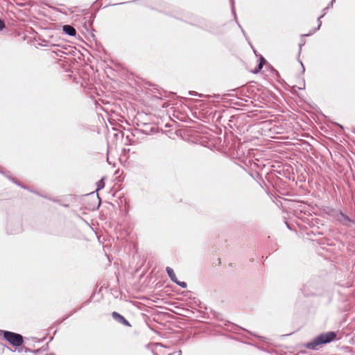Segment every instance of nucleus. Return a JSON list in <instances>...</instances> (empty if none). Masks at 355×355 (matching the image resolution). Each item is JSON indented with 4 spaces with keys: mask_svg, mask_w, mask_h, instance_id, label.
<instances>
[{
    "mask_svg": "<svg viewBox=\"0 0 355 355\" xmlns=\"http://www.w3.org/2000/svg\"><path fill=\"white\" fill-rule=\"evenodd\" d=\"M63 31L70 36H74L76 34V29L70 25H64L63 26Z\"/></svg>",
    "mask_w": 355,
    "mask_h": 355,
    "instance_id": "39448f33",
    "label": "nucleus"
},
{
    "mask_svg": "<svg viewBox=\"0 0 355 355\" xmlns=\"http://www.w3.org/2000/svg\"><path fill=\"white\" fill-rule=\"evenodd\" d=\"M103 186H104V183H103V180H101L99 182V184L98 185V189L103 187Z\"/></svg>",
    "mask_w": 355,
    "mask_h": 355,
    "instance_id": "1a4fd4ad",
    "label": "nucleus"
},
{
    "mask_svg": "<svg viewBox=\"0 0 355 355\" xmlns=\"http://www.w3.org/2000/svg\"><path fill=\"white\" fill-rule=\"evenodd\" d=\"M170 278H171V279L173 282L176 283L179 286H180L182 288H186L187 287V283L184 282H180V281H178L175 273L173 275H172L171 277H170Z\"/></svg>",
    "mask_w": 355,
    "mask_h": 355,
    "instance_id": "423d86ee",
    "label": "nucleus"
},
{
    "mask_svg": "<svg viewBox=\"0 0 355 355\" xmlns=\"http://www.w3.org/2000/svg\"><path fill=\"white\" fill-rule=\"evenodd\" d=\"M166 270L168 275L169 277H171L172 275H173L175 272L170 267H166Z\"/></svg>",
    "mask_w": 355,
    "mask_h": 355,
    "instance_id": "0eeeda50",
    "label": "nucleus"
},
{
    "mask_svg": "<svg viewBox=\"0 0 355 355\" xmlns=\"http://www.w3.org/2000/svg\"><path fill=\"white\" fill-rule=\"evenodd\" d=\"M345 218L346 219V220H347V221H349V222H350V221H351V220H350V219H349V218L346 217V216H345Z\"/></svg>",
    "mask_w": 355,
    "mask_h": 355,
    "instance_id": "9d476101",
    "label": "nucleus"
},
{
    "mask_svg": "<svg viewBox=\"0 0 355 355\" xmlns=\"http://www.w3.org/2000/svg\"><path fill=\"white\" fill-rule=\"evenodd\" d=\"M112 315L114 320H116L119 322L124 324L125 326H127V327L131 326L130 322L123 316L120 315L119 313L114 311V312H112Z\"/></svg>",
    "mask_w": 355,
    "mask_h": 355,
    "instance_id": "20e7f679",
    "label": "nucleus"
},
{
    "mask_svg": "<svg viewBox=\"0 0 355 355\" xmlns=\"http://www.w3.org/2000/svg\"><path fill=\"white\" fill-rule=\"evenodd\" d=\"M250 62H254L256 66L254 68H252L251 67H248V69L251 73H257L259 71H260L261 69H262V67L265 63V60L263 58H261L260 59L254 58L253 60H250Z\"/></svg>",
    "mask_w": 355,
    "mask_h": 355,
    "instance_id": "7ed1b4c3",
    "label": "nucleus"
},
{
    "mask_svg": "<svg viewBox=\"0 0 355 355\" xmlns=\"http://www.w3.org/2000/svg\"><path fill=\"white\" fill-rule=\"evenodd\" d=\"M5 27L4 22L0 19V31H1Z\"/></svg>",
    "mask_w": 355,
    "mask_h": 355,
    "instance_id": "6e6552de",
    "label": "nucleus"
},
{
    "mask_svg": "<svg viewBox=\"0 0 355 355\" xmlns=\"http://www.w3.org/2000/svg\"><path fill=\"white\" fill-rule=\"evenodd\" d=\"M336 334L333 331L321 334L313 340L306 344V347L310 349H315L317 346L326 344L335 340Z\"/></svg>",
    "mask_w": 355,
    "mask_h": 355,
    "instance_id": "f257e3e1",
    "label": "nucleus"
},
{
    "mask_svg": "<svg viewBox=\"0 0 355 355\" xmlns=\"http://www.w3.org/2000/svg\"><path fill=\"white\" fill-rule=\"evenodd\" d=\"M3 336L5 340L9 343V344L15 347L21 346L24 343L22 336L19 334L4 331H3Z\"/></svg>",
    "mask_w": 355,
    "mask_h": 355,
    "instance_id": "f03ea898",
    "label": "nucleus"
}]
</instances>
